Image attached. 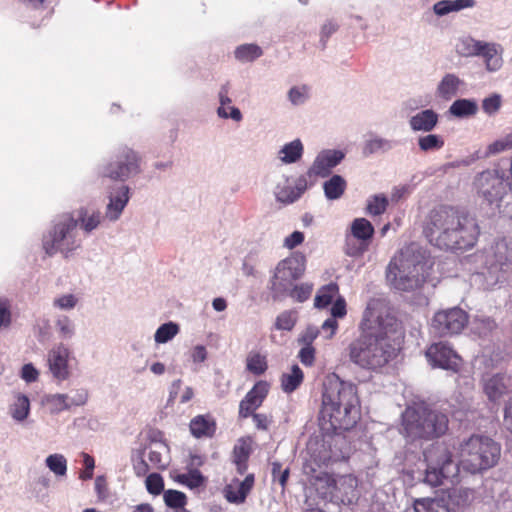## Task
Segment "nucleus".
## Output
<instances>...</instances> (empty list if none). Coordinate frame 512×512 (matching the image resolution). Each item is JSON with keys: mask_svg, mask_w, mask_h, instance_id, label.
I'll list each match as a JSON object with an SVG mask.
<instances>
[{"mask_svg": "<svg viewBox=\"0 0 512 512\" xmlns=\"http://www.w3.org/2000/svg\"><path fill=\"white\" fill-rule=\"evenodd\" d=\"M359 336L348 345V356L358 367L379 372L399 352L396 338H403L401 322L389 304L380 298L370 299L358 324Z\"/></svg>", "mask_w": 512, "mask_h": 512, "instance_id": "1", "label": "nucleus"}, {"mask_svg": "<svg viewBox=\"0 0 512 512\" xmlns=\"http://www.w3.org/2000/svg\"><path fill=\"white\" fill-rule=\"evenodd\" d=\"M360 419L356 385L335 380L324 386L319 426L325 434L338 435L352 429Z\"/></svg>", "mask_w": 512, "mask_h": 512, "instance_id": "2", "label": "nucleus"}, {"mask_svg": "<svg viewBox=\"0 0 512 512\" xmlns=\"http://www.w3.org/2000/svg\"><path fill=\"white\" fill-rule=\"evenodd\" d=\"M432 267L433 261L427 250L411 242L391 258L386 268V280L395 290L415 291L423 287Z\"/></svg>", "mask_w": 512, "mask_h": 512, "instance_id": "3", "label": "nucleus"}, {"mask_svg": "<svg viewBox=\"0 0 512 512\" xmlns=\"http://www.w3.org/2000/svg\"><path fill=\"white\" fill-rule=\"evenodd\" d=\"M456 453L458 468L478 474L497 465L501 456V445L486 435L472 434L459 443Z\"/></svg>", "mask_w": 512, "mask_h": 512, "instance_id": "4", "label": "nucleus"}, {"mask_svg": "<svg viewBox=\"0 0 512 512\" xmlns=\"http://www.w3.org/2000/svg\"><path fill=\"white\" fill-rule=\"evenodd\" d=\"M403 433L406 437L433 440L445 435L449 429L448 416L426 405L407 407L402 414Z\"/></svg>", "mask_w": 512, "mask_h": 512, "instance_id": "5", "label": "nucleus"}, {"mask_svg": "<svg viewBox=\"0 0 512 512\" xmlns=\"http://www.w3.org/2000/svg\"><path fill=\"white\" fill-rule=\"evenodd\" d=\"M338 439L334 434H325L322 437L311 438L307 444L309 457L303 464V473L314 485L317 482H324L336 485L334 478L325 471H319L322 466H327L331 461L339 458L333 450Z\"/></svg>", "mask_w": 512, "mask_h": 512, "instance_id": "6", "label": "nucleus"}, {"mask_svg": "<svg viewBox=\"0 0 512 512\" xmlns=\"http://www.w3.org/2000/svg\"><path fill=\"white\" fill-rule=\"evenodd\" d=\"M479 226H426L424 234L428 241L443 250H466L472 248L479 235Z\"/></svg>", "mask_w": 512, "mask_h": 512, "instance_id": "7", "label": "nucleus"}, {"mask_svg": "<svg viewBox=\"0 0 512 512\" xmlns=\"http://www.w3.org/2000/svg\"><path fill=\"white\" fill-rule=\"evenodd\" d=\"M424 455L427 461L424 481L427 484L438 487L443 485L445 480H452L458 476L459 468L448 448L436 446Z\"/></svg>", "mask_w": 512, "mask_h": 512, "instance_id": "8", "label": "nucleus"}, {"mask_svg": "<svg viewBox=\"0 0 512 512\" xmlns=\"http://www.w3.org/2000/svg\"><path fill=\"white\" fill-rule=\"evenodd\" d=\"M306 270V258L301 253H293L281 260L271 280V290L275 296L285 295L293 283L300 279Z\"/></svg>", "mask_w": 512, "mask_h": 512, "instance_id": "9", "label": "nucleus"}, {"mask_svg": "<svg viewBox=\"0 0 512 512\" xmlns=\"http://www.w3.org/2000/svg\"><path fill=\"white\" fill-rule=\"evenodd\" d=\"M475 185L479 195L490 205L496 208L509 194L511 190L510 182L497 170H487L480 173Z\"/></svg>", "mask_w": 512, "mask_h": 512, "instance_id": "10", "label": "nucleus"}, {"mask_svg": "<svg viewBox=\"0 0 512 512\" xmlns=\"http://www.w3.org/2000/svg\"><path fill=\"white\" fill-rule=\"evenodd\" d=\"M468 323V313L453 307L437 311L431 320V329L439 337H450L460 334Z\"/></svg>", "mask_w": 512, "mask_h": 512, "instance_id": "11", "label": "nucleus"}, {"mask_svg": "<svg viewBox=\"0 0 512 512\" xmlns=\"http://www.w3.org/2000/svg\"><path fill=\"white\" fill-rule=\"evenodd\" d=\"M140 171L139 157L128 147L121 148L115 156V160L108 163L102 171L104 177L113 180L125 181Z\"/></svg>", "mask_w": 512, "mask_h": 512, "instance_id": "12", "label": "nucleus"}, {"mask_svg": "<svg viewBox=\"0 0 512 512\" xmlns=\"http://www.w3.org/2000/svg\"><path fill=\"white\" fill-rule=\"evenodd\" d=\"M425 356L432 367L441 368L460 373L463 366V358L447 342H436L429 345Z\"/></svg>", "mask_w": 512, "mask_h": 512, "instance_id": "13", "label": "nucleus"}, {"mask_svg": "<svg viewBox=\"0 0 512 512\" xmlns=\"http://www.w3.org/2000/svg\"><path fill=\"white\" fill-rule=\"evenodd\" d=\"M345 158V153L337 149H325L320 151L311 166L308 168L306 178L317 181V178L328 177L332 170Z\"/></svg>", "mask_w": 512, "mask_h": 512, "instance_id": "14", "label": "nucleus"}, {"mask_svg": "<svg viewBox=\"0 0 512 512\" xmlns=\"http://www.w3.org/2000/svg\"><path fill=\"white\" fill-rule=\"evenodd\" d=\"M77 226H61L59 230L54 229L53 233L44 236L43 248L47 255L51 256L56 252L67 254L77 247L74 239V229Z\"/></svg>", "mask_w": 512, "mask_h": 512, "instance_id": "15", "label": "nucleus"}, {"mask_svg": "<svg viewBox=\"0 0 512 512\" xmlns=\"http://www.w3.org/2000/svg\"><path fill=\"white\" fill-rule=\"evenodd\" d=\"M315 185V181L306 178L305 174L300 175L294 185L286 178L284 182L278 183L274 188L276 201L282 204H292L297 201L309 188Z\"/></svg>", "mask_w": 512, "mask_h": 512, "instance_id": "16", "label": "nucleus"}, {"mask_svg": "<svg viewBox=\"0 0 512 512\" xmlns=\"http://www.w3.org/2000/svg\"><path fill=\"white\" fill-rule=\"evenodd\" d=\"M374 226H351L346 234L345 252L349 256L362 255L369 247Z\"/></svg>", "mask_w": 512, "mask_h": 512, "instance_id": "17", "label": "nucleus"}, {"mask_svg": "<svg viewBox=\"0 0 512 512\" xmlns=\"http://www.w3.org/2000/svg\"><path fill=\"white\" fill-rule=\"evenodd\" d=\"M485 265L487 268L507 270L512 266V240L501 239L486 252Z\"/></svg>", "mask_w": 512, "mask_h": 512, "instance_id": "18", "label": "nucleus"}, {"mask_svg": "<svg viewBox=\"0 0 512 512\" xmlns=\"http://www.w3.org/2000/svg\"><path fill=\"white\" fill-rule=\"evenodd\" d=\"M69 355L70 352L63 344H59L48 352V366L53 377L59 381L69 378Z\"/></svg>", "mask_w": 512, "mask_h": 512, "instance_id": "19", "label": "nucleus"}, {"mask_svg": "<svg viewBox=\"0 0 512 512\" xmlns=\"http://www.w3.org/2000/svg\"><path fill=\"white\" fill-rule=\"evenodd\" d=\"M470 220L466 209L439 205L430 212V224H463Z\"/></svg>", "mask_w": 512, "mask_h": 512, "instance_id": "20", "label": "nucleus"}, {"mask_svg": "<svg viewBox=\"0 0 512 512\" xmlns=\"http://www.w3.org/2000/svg\"><path fill=\"white\" fill-rule=\"evenodd\" d=\"M254 484L255 476L252 473L247 474L243 481L234 478L224 487V497L229 503L242 504L245 502Z\"/></svg>", "mask_w": 512, "mask_h": 512, "instance_id": "21", "label": "nucleus"}, {"mask_svg": "<svg viewBox=\"0 0 512 512\" xmlns=\"http://www.w3.org/2000/svg\"><path fill=\"white\" fill-rule=\"evenodd\" d=\"M503 52L504 49L501 44L482 41L476 57L483 60L488 72H496L503 66Z\"/></svg>", "mask_w": 512, "mask_h": 512, "instance_id": "22", "label": "nucleus"}, {"mask_svg": "<svg viewBox=\"0 0 512 512\" xmlns=\"http://www.w3.org/2000/svg\"><path fill=\"white\" fill-rule=\"evenodd\" d=\"M129 201V188L120 185L109 194V203L106 209V218L109 221H116Z\"/></svg>", "mask_w": 512, "mask_h": 512, "instance_id": "23", "label": "nucleus"}, {"mask_svg": "<svg viewBox=\"0 0 512 512\" xmlns=\"http://www.w3.org/2000/svg\"><path fill=\"white\" fill-rule=\"evenodd\" d=\"M336 485L325 483L327 486V492L338 496V493L342 494L341 501L343 503H352L356 497L357 480L351 475L341 476L339 479H334Z\"/></svg>", "mask_w": 512, "mask_h": 512, "instance_id": "24", "label": "nucleus"}, {"mask_svg": "<svg viewBox=\"0 0 512 512\" xmlns=\"http://www.w3.org/2000/svg\"><path fill=\"white\" fill-rule=\"evenodd\" d=\"M439 122V114L433 109H424L412 115L409 127L413 132L429 133L435 129Z\"/></svg>", "mask_w": 512, "mask_h": 512, "instance_id": "25", "label": "nucleus"}, {"mask_svg": "<svg viewBox=\"0 0 512 512\" xmlns=\"http://www.w3.org/2000/svg\"><path fill=\"white\" fill-rule=\"evenodd\" d=\"M463 85L464 81L456 74L446 73L437 84L435 95L441 100L450 101L457 96Z\"/></svg>", "mask_w": 512, "mask_h": 512, "instance_id": "26", "label": "nucleus"}, {"mask_svg": "<svg viewBox=\"0 0 512 512\" xmlns=\"http://www.w3.org/2000/svg\"><path fill=\"white\" fill-rule=\"evenodd\" d=\"M483 392L491 402H497L507 393L506 378L503 374H494L483 378Z\"/></svg>", "mask_w": 512, "mask_h": 512, "instance_id": "27", "label": "nucleus"}, {"mask_svg": "<svg viewBox=\"0 0 512 512\" xmlns=\"http://www.w3.org/2000/svg\"><path fill=\"white\" fill-rule=\"evenodd\" d=\"M189 428L195 438H212L217 424L210 415H197L190 421Z\"/></svg>", "mask_w": 512, "mask_h": 512, "instance_id": "28", "label": "nucleus"}, {"mask_svg": "<svg viewBox=\"0 0 512 512\" xmlns=\"http://www.w3.org/2000/svg\"><path fill=\"white\" fill-rule=\"evenodd\" d=\"M229 90V83H226L221 86L219 90L220 106L217 109V114L220 118H231L236 122H240L242 120V113L237 107L231 105L232 101L229 97Z\"/></svg>", "mask_w": 512, "mask_h": 512, "instance_id": "29", "label": "nucleus"}, {"mask_svg": "<svg viewBox=\"0 0 512 512\" xmlns=\"http://www.w3.org/2000/svg\"><path fill=\"white\" fill-rule=\"evenodd\" d=\"M304 154V145L300 139L285 143L277 152V158L284 165L299 162Z\"/></svg>", "mask_w": 512, "mask_h": 512, "instance_id": "30", "label": "nucleus"}, {"mask_svg": "<svg viewBox=\"0 0 512 512\" xmlns=\"http://www.w3.org/2000/svg\"><path fill=\"white\" fill-rule=\"evenodd\" d=\"M347 188L346 180L338 174L332 175L323 183L324 195L328 200L340 199Z\"/></svg>", "mask_w": 512, "mask_h": 512, "instance_id": "31", "label": "nucleus"}, {"mask_svg": "<svg viewBox=\"0 0 512 512\" xmlns=\"http://www.w3.org/2000/svg\"><path fill=\"white\" fill-rule=\"evenodd\" d=\"M478 111V104L474 99H458L449 107V113L458 118L474 116Z\"/></svg>", "mask_w": 512, "mask_h": 512, "instance_id": "32", "label": "nucleus"}, {"mask_svg": "<svg viewBox=\"0 0 512 512\" xmlns=\"http://www.w3.org/2000/svg\"><path fill=\"white\" fill-rule=\"evenodd\" d=\"M246 370L255 376H261L268 370L267 356L258 351H250L246 357Z\"/></svg>", "mask_w": 512, "mask_h": 512, "instance_id": "33", "label": "nucleus"}, {"mask_svg": "<svg viewBox=\"0 0 512 512\" xmlns=\"http://www.w3.org/2000/svg\"><path fill=\"white\" fill-rule=\"evenodd\" d=\"M67 219L62 224H100V213L89 211L86 208H81L72 214L66 215Z\"/></svg>", "mask_w": 512, "mask_h": 512, "instance_id": "34", "label": "nucleus"}, {"mask_svg": "<svg viewBox=\"0 0 512 512\" xmlns=\"http://www.w3.org/2000/svg\"><path fill=\"white\" fill-rule=\"evenodd\" d=\"M304 373L298 365H293L289 373L281 377V388L285 393L294 392L303 382Z\"/></svg>", "mask_w": 512, "mask_h": 512, "instance_id": "35", "label": "nucleus"}, {"mask_svg": "<svg viewBox=\"0 0 512 512\" xmlns=\"http://www.w3.org/2000/svg\"><path fill=\"white\" fill-rule=\"evenodd\" d=\"M339 295V286L337 283L331 282L327 285L322 286L314 299V305L316 308L323 309L330 305L333 299Z\"/></svg>", "mask_w": 512, "mask_h": 512, "instance_id": "36", "label": "nucleus"}, {"mask_svg": "<svg viewBox=\"0 0 512 512\" xmlns=\"http://www.w3.org/2000/svg\"><path fill=\"white\" fill-rule=\"evenodd\" d=\"M481 44V40L474 39L471 36H464L457 40L455 51L461 57H476Z\"/></svg>", "mask_w": 512, "mask_h": 512, "instance_id": "37", "label": "nucleus"}, {"mask_svg": "<svg viewBox=\"0 0 512 512\" xmlns=\"http://www.w3.org/2000/svg\"><path fill=\"white\" fill-rule=\"evenodd\" d=\"M389 205V198L384 193L373 194L366 200L365 212L370 216H379L385 213Z\"/></svg>", "mask_w": 512, "mask_h": 512, "instance_id": "38", "label": "nucleus"}, {"mask_svg": "<svg viewBox=\"0 0 512 512\" xmlns=\"http://www.w3.org/2000/svg\"><path fill=\"white\" fill-rule=\"evenodd\" d=\"M472 6L473 0H442L434 4L433 10L436 15L444 16L450 12L459 11Z\"/></svg>", "mask_w": 512, "mask_h": 512, "instance_id": "39", "label": "nucleus"}, {"mask_svg": "<svg viewBox=\"0 0 512 512\" xmlns=\"http://www.w3.org/2000/svg\"><path fill=\"white\" fill-rule=\"evenodd\" d=\"M395 145V142L379 136H372L366 140L363 153L365 155H371L378 152H386L391 150Z\"/></svg>", "mask_w": 512, "mask_h": 512, "instance_id": "40", "label": "nucleus"}, {"mask_svg": "<svg viewBox=\"0 0 512 512\" xmlns=\"http://www.w3.org/2000/svg\"><path fill=\"white\" fill-rule=\"evenodd\" d=\"M412 512H450V509L441 500L422 498L415 500Z\"/></svg>", "mask_w": 512, "mask_h": 512, "instance_id": "41", "label": "nucleus"}, {"mask_svg": "<svg viewBox=\"0 0 512 512\" xmlns=\"http://www.w3.org/2000/svg\"><path fill=\"white\" fill-rule=\"evenodd\" d=\"M263 54V50L256 44H243L234 51L235 58L240 62H253Z\"/></svg>", "mask_w": 512, "mask_h": 512, "instance_id": "42", "label": "nucleus"}, {"mask_svg": "<svg viewBox=\"0 0 512 512\" xmlns=\"http://www.w3.org/2000/svg\"><path fill=\"white\" fill-rule=\"evenodd\" d=\"M449 498L453 505L459 508H464L473 502L475 498V491L464 487L455 488L449 494Z\"/></svg>", "mask_w": 512, "mask_h": 512, "instance_id": "43", "label": "nucleus"}, {"mask_svg": "<svg viewBox=\"0 0 512 512\" xmlns=\"http://www.w3.org/2000/svg\"><path fill=\"white\" fill-rule=\"evenodd\" d=\"M418 147L423 152L438 151L444 147L445 141L441 135L426 133L417 140Z\"/></svg>", "mask_w": 512, "mask_h": 512, "instance_id": "44", "label": "nucleus"}, {"mask_svg": "<svg viewBox=\"0 0 512 512\" xmlns=\"http://www.w3.org/2000/svg\"><path fill=\"white\" fill-rule=\"evenodd\" d=\"M174 480L190 489L199 488L205 483V478L198 469L190 470L188 473L178 474Z\"/></svg>", "mask_w": 512, "mask_h": 512, "instance_id": "45", "label": "nucleus"}, {"mask_svg": "<svg viewBox=\"0 0 512 512\" xmlns=\"http://www.w3.org/2000/svg\"><path fill=\"white\" fill-rule=\"evenodd\" d=\"M30 401L27 396L18 394L14 404L10 408L12 417L17 421H23L28 417Z\"/></svg>", "mask_w": 512, "mask_h": 512, "instance_id": "46", "label": "nucleus"}, {"mask_svg": "<svg viewBox=\"0 0 512 512\" xmlns=\"http://www.w3.org/2000/svg\"><path fill=\"white\" fill-rule=\"evenodd\" d=\"M252 443L253 440L251 437H241L238 439L235 444L232 452V456L234 460H249L250 455L252 453Z\"/></svg>", "mask_w": 512, "mask_h": 512, "instance_id": "47", "label": "nucleus"}, {"mask_svg": "<svg viewBox=\"0 0 512 512\" xmlns=\"http://www.w3.org/2000/svg\"><path fill=\"white\" fill-rule=\"evenodd\" d=\"M179 333V325L174 322L162 324L155 332L156 343H166Z\"/></svg>", "mask_w": 512, "mask_h": 512, "instance_id": "48", "label": "nucleus"}, {"mask_svg": "<svg viewBox=\"0 0 512 512\" xmlns=\"http://www.w3.org/2000/svg\"><path fill=\"white\" fill-rule=\"evenodd\" d=\"M165 504L173 509H185L187 503L186 495L178 490H166L163 495Z\"/></svg>", "mask_w": 512, "mask_h": 512, "instance_id": "49", "label": "nucleus"}, {"mask_svg": "<svg viewBox=\"0 0 512 512\" xmlns=\"http://www.w3.org/2000/svg\"><path fill=\"white\" fill-rule=\"evenodd\" d=\"M310 96V88L307 85L293 86L288 91V99L294 106L303 105Z\"/></svg>", "mask_w": 512, "mask_h": 512, "instance_id": "50", "label": "nucleus"}, {"mask_svg": "<svg viewBox=\"0 0 512 512\" xmlns=\"http://www.w3.org/2000/svg\"><path fill=\"white\" fill-rule=\"evenodd\" d=\"M263 403L259 402L248 393H246L245 397L239 403V418L246 419L250 417L259 407L262 406Z\"/></svg>", "mask_w": 512, "mask_h": 512, "instance_id": "51", "label": "nucleus"}, {"mask_svg": "<svg viewBox=\"0 0 512 512\" xmlns=\"http://www.w3.org/2000/svg\"><path fill=\"white\" fill-rule=\"evenodd\" d=\"M313 284L312 283H301L290 287L289 291L286 293L292 299L297 302H305L308 300L313 292Z\"/></svg>", "mask_w": 512, "mask_h": 512, "instance_id": "52", "label": "nucleus"}, {"mask_svg": "<svg viewBox=\"0 0 512 512\" xmlns=\"http://www.w3.org/2000/svg\"><path fill=\"white\" fill-rule=\"evenodd\" d=\"M512 149V133H509L503 137L498 138L494 142L488 145L487 154L496 155L504 151Z\"/></svg>", "mask_w": 512, "mask_h": 512, "instance_id": "53", "label": "nucleus"}, {"mask_svg": "<svg viewBox=\"0 0 512 512\" xmlns=\"http://www.w3.org/2000/svg\"><path fill=\"white\" fill-rule=\"evenodd\" d=\"M46 465L56 475L63 476L67 471V461L61 454H52L47 457Z\"/></svg>", "mask_w": 512, "mask_h": 512, "instance_id": "54", "label": "nucleus"}, {"mask_svg": "<svg viewBox=\"0 0 512 512\" xmlns=\"http://www.w3.org/2000/svg\"><path fill=\"white\" fill-rule=\"evenodd\" d=\"M296 314L293 311H284L279 314L275 321V328L277 330H287L290 331L294 328L296 324Z\"/></svg>", "mask_w": 512, "mask_h": 512, "instance_id": "55", "label": "nucleus"}, {"mask_svg": "<svg viewBox=\"0 0 512 512\" xmlns=\"http://www.w3.org/2000/svg\"><path fill=\"white\" fill-rule=\"evenodd\" d=\"M146 489L152 495H159L164 490L163 477L158 473H151L145 480Z\"/></svg>", "mask_w": 512, "mask_h": 512, "instance_id": "56", "label": "nucleus"}, {"mask_svg": "<svg viewBox=\"0 0 512 512\" xmlns=\"http://www.w3.org/2000/svg\"><path fill=\"white\" fill-rule=\"evenodd\" d=\"M270 391V384L266 380L257 381L247 392L250 396L263 403Z\"/></svg>", "mask_w": 512, "mask_h": 512, "instance_id": "57", "label": "nucleus"}, {"mask_svg": "<svg viewBox=\"0 0 512 512\" xmlns=\"http://www.w3.org/2000/svg\"><path fill=\"white\" fill-rule=\"evenodd\" d=\"M271 474L273 480H278L279 484L284 489L290 474L289 468L282 470V464L278 461H275L272 463Z\"/></svg>", "mask_w": 512, "mask_h": 512, "instance_id": "58", "label": "nucleus"}, {"mask_svg": "<svg viewBox=\"0 0 512 512\" xmlns=\"http://www.w3.org/2000/svg\"><path fill=\"white\" fill-rule=\"evenodd\" d=\"M500 107L501 97L498 94H494L490 97H487L482 102V109L488 115L496 113L500 109Z\"/></svg>", "mask_w": 512, "mask_h": 512, "instance_id": "59", "label": "nucleus"}, {"mask_svg": "<svg viewBox=\"0 0 512 512\" xmlns=\"http://www.w3.org/2000/svg\"><path fill=\"white\" fill-rule=\"evenodd\" d=\"M332 318H344L347 315V304L343 296H338L334 301L331 309Z\"/></svg>", "mask_w": 512, "mask_h": 512, "instance_id": "60", "label": "nucleus"}, {"mask_svg": "<svg viewBox=\"0 0 512 512\" xmlns=\"http://www.w3.org/2000/svg\"><path fill=\"white\" fill-rule=\"evenodd\" d=\"M250 417H252L256 428L262 431H267L273 422L272 416L264 413L253 412Z\"/></svg>", "mask_w": 512, "mask_h": 512, "instance_id": "61", "label": "nucleus"}, {"mask_svg": "<svg viewBox=\"0 0 512 512\" xmlns=\"http://www.w3.org/2000/svg\"><path fill=\"white\" fill-rule=\"evenodd\" d=\"M56 326L63 338H69L74 333L71 320L67 316L60 317L56 322Z\"/></svg>", "mask_w": 512, "mask_h": 512, "instance_id": "62", "label": "nucleus"}, {"mask_svg": "<svg viewBox=\"0 0 512 512\" xmlns=\"http://www.w3.org/2000/svg\"><path fill=\"white\" fill-rule=\"evenodd\" d=\"M302 364L312 366L315 361V348L312 345H305L298 354Z\"/></svg>", "mask_w": 512, "mask_h": 512, "instance_id": "63", "label": "nucleus"}, {"mask_svg": "<svg viewBox=\"0 0 512 512\" xmlns=\"http://www.w3.org/2000/svg\"><path fill=\"white\" fill-rule=\"evenodd\" d=\"M503 423L505 428L512 434V398L505 404Z\"/></svg>", "mask_w": 512, "mask_h": 512, "instance_id": "64", "label": "nucleus"}]
</instances>
